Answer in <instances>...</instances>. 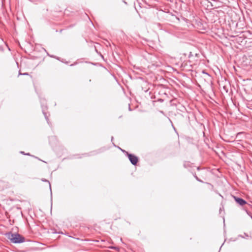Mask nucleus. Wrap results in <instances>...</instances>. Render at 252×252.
Masks as SVG:
<instances>
[{"label": "nucleus", "mask_w": 252, "mask_h": 252, "mask_svg": "<svg viewBox=\"0 0 252 252\" xmlns=\"http://www.w3.org/2000/svg\"><path fill=\"white\" fill-rule=\"evenodd\" d=\"M234 198L235 201L237 203H238L239 204H240L242 206L245 205L247 203L246 201L242 198L236 197H234Z\"/></svg>", "instance_id": "3"}, {"label": "nucleus", "mask_w": 252, "mask_h": 252, "mask_svg": "<svg viewBox=\"0 0 252 252\" xmlns=\"http://www.w3.org/2000/svg\"><path fill=\"white\" fill-rule=\"evenodd\" d=\"M46 184H47V185H48V184H49V183H48V182H46Z\"/></svg>", "instance_id": "4"}, {"label": "nucleus", "mask_w": 252, "mask_h": 252, "mask_svg": "<svg viewBox=\"0 0 252 252\" xmlns=\"http://www.w3.org/2000/svg\"><path fill=\"white\" fill-rule=\"evenodd\" d=\"M128 157L131 163L133 165H136L138 161V158L135 155L132 154H128Z\"/></svg>", "instance_id": "2"}, {"label": "nucleus", "mask_w": 252, "mask_h": 252, "mask_svg": "<svg viewBox=\"0 0 252 252\" xmlns=\"http://www.w3.org/2000/svg\"><path fill=\"white\" fill-rule=\"evenodd\" d=\"M7 238L13 243H23L25 241L24 237L18 233H8Z\"/></svg>", "instance_id": "1"}]
</instances>
